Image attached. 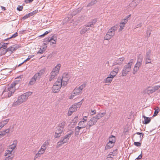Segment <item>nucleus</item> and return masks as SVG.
I'll return each mask as SVG.
<instances>
[{
	"label": "nucleus",
	"mask_w": 160,
	"mask_h": 160,
	"mask_svg": "<svg viewBox=\"0 0 160 160\" xmlns=\"http://www.w3.org/2000/svg\"><path fill=\"white\" fill-rule=\"evenodd\" d=\"M49 144V140H47L45 141L41 146V148L46 150Z\"/></svg>",
	"instance_id": "nucleus-26"
},
{
	"label": "nucleus",
	"mask_w": 160,
	"mask_h": 160,
	"mask_svg": "<svg viewBox=\"0 0 160 160\" xmlns=\"http://www.w3.org/2000/svg\"><path fill=\"white\" fill-rule=\"evenodd\" d=\"M149 91H150V92L151 93H152L155 91L154 89L153 88V87L151 89H150Z\"/></svg>",
	"instance_id": "nucleus-64"
},
{
	"label": "nucleus",
	"mask_w": 160,
	"mask_h": 160,
	"mask_svg": "<svg viewBox=\"0 0 160 160\" xmlns=\"http://www.w3.org/2000/svg\"><path fill=\"white\" fill-rule=\"evenodd\" d=\"M86 84L85 83L82 84L78 88L79 89H81V90L82 91V89L84 88L86 86Z\"/></svg>",
	"instance_id": "nucleus-48"
},
{
	"label": "nucleus",
	"mask_w": 160,
	"mask_h": 160,
	"mask_svg": "<svg viewBox=\"0 0 160 160\" xmlns=\"http://www.w3.org/2000/svg\"><path fill=\"white\" fill-rule=\"evenodd\" d=\"M151 34V33L149 31H147V35H146L147 37H149L150 36V35Z\"/></svg>",
	"instance_id": "nucleus-62"
},
{
	"label": "nucleus",
	"mask_w": 160,
	"mask_h": 160,
	"mask_svg": "<svg viewBox=\"0 0 160 160\" xmlns=\"http://www.w3.org/2000/svg\"><path fill=\"white\" fill-rule=\"evenodd\" d=\"M109 142L112 143H115L116 142V138L115 136L112 135L110 136L109 138Z\"/></svg>",
	"instance_id": "nucleus-29"
},
{
	"label": "nucleus",
	"mask_w": 160,
	"mask_h": 160,
	"mask_svg": "<svg viewBox=\"0 0 160 160\" xmlns=\"http://www.w3.org/2000/svg\"><path fill=\"white\" fill-rule=\"evenodd\" d=\"M5 135V133L4 131L2 132H0V135L1 137Z\"/></svg>",
	"instance_id": "nucleus-63"
},
{
	"label": "nucleus",
	"mask_w": 160,
	"mask_h": 160,
	"mask_svg": "<svg viewBox=\"0 0 160 160\" xmlns=\"http://www.w3.org/2000/svg\"><path fill=\"white\" fill-rule=\"evenodd\" d=\"M9 121V119H7L0 122V130L1 128L7 124Z\"/></svg>",
	"instance_id": "nucleus-22"
},
{
	"label": "nucleus",
	"mask_w": 160,
	"mask_h": 160,
	"mask_svg": "<svg viewBox=\"0 0 160 160\" xmlns=\"http://www.w3.org/2000/svg\"><path fill=\"white\" fill-rule=\"evenodd\" d=\"M143 117L144 119V122L143 121V123L145 124H147L148 123L151 121V119L150 118L146 117L144 116H143Z\"/></svg>",
	"instance_id": "nucleus-23"
},
{
	"label": "nucleus",
	"mask_w": 160,
	"mask_h": 160,
	"mask_svg": "<svg viewBox=\"0 0 160 160\" xmlns=\"http://www.w3.org/2000/svg\"><path fill=\"white\" fill-rule=\"evenodd\" d=\"M61 67V65L60 64H58L53 69L52 72H55L57 74H58L59 70Z\"/></svg>",
	"instance_id": "nucleus-17"
},
{
	"label": "nucleus",
	"mask_w": 160,
	"mask_h": 160,
	"mask_svg": "<svg viewBox=\"0 0 160 160\" xmlns=\"http://www.w3.org/2000/svg\"><path fill=\"white\" fill-rule=\"evenodd\" d=\"M105 113L103 112L101 113H99L97 115L94 116L95 118L97 120L100 119L103 116L105 115Z\"/></svg>",
	"instance_id": "nucleus-27"
},
{
	"label": "nucleus",
	"mask_w": 160,
	"mask_h": 160,
	"mask_svg": "<svg viewBox=\"0 0 160 160\" xmlns=\"http://www.w3.org/2000/svg\"><path fill=\"white\" fill-rule=\"evenodd\" d=\"M45 150V149L41 148L40 149L36 155L35 156V158H37L40 157L41 155L44 152Z\"/></svg>",
	"instance_id": "nucleus-18"
},
{
	"label": "nucleus",
	"mask_w": 160,
	"mask_h": 160,
	"mask_svg": "<svg viewBox=\"0 0 160 160\" xmlns=\"http://www.w3.org/2000/svg\"><path fill=\"white\" fill-rule=\"evenodd\" d=\"M90 28H87V27L84 26L80 31V33L81 34H83L85 33L86 32L90 30Z\"/></svg>",
	"instance_id": "nucleus-19"
},
{
	"label": "nucleus",
	"mask_w": 160,
	"mask_h": 160,
	"mask_svg": "<svg viewBox=\"0 0 160 160\" xmlns=\"http://www.w3.org/2000/svg\"><path fill=\"white\" fill-rule=\"evenodd\" d=\"M97 21V19H93L91 22H89L85 26L87 27H92L94 24L96 23Z\"/></svg>",
	"instance_id": "nucleus-15"
},
{
	"label": "nucleus",
	"mask_w": 160,
	"mask_h": 160,
	"mask_svg": "<svg viewBox=\"0 0 160 160\" xmlns=\"http://www.w3.org/2000/svg\"><path fill=\"white\" fill-rule=\"evenodd\" d=\"M132 61V60L124 67L122 70V76H126L128 73L130 72L131 70V66L133 64V61Z\"/></svg>",
	"instance_id": "nucleus-5"
},
{
	"label": "nucleus",
	"mask_w": 160,
	"mask_h": 160,
	"mask_svg": "<svg viewBox=\"0 0 160 160\" xmlns=\"http://www.w3.org/2000/svg\"><path fill=\"white\" fill-rule=\"evenodd\" d=\"M131 16V15H129L128 17L124 19L123 20H122L121 22L122 23L125 25V24L128 21V18L129 17H130Z\"/></svg>",
	"instance_id": "nucleus-42"
},
{
	"label": "nucleus",
	"mask_w": 160,
	"mask_h": 160,
	"mask_svg": "<svg viewBox=\"0 0 160 160\" xmlns=\"http://www.w3.org/2000/svg\"><path fill=\"white\" fill-rule=\"evenodd\" d=\"M125 25L121 22L120 24V28L119 29V31H122L123 29V28L125 27Z\"/></svg>",
	"instance_id": "nucleus-49"
},
{
	"label": "nucleus",
	"mask_w": 160,
	"mask_h": 160,
	"mask_svg": "<svg viewBox=\"0 0 160 160\" xmlns=\"http://www.w3.org/2000/svg\"><path fill=\"white\" fill-rule=\"evenodd\" d=\"M96 112V110H91V112L90 113V114H91V115H92L93 114H95Z\"/></svg>",
	"instance_id": "nucleus-61"
},
{
	"label": "nucleus",
	"mask_w": 160,
	"mask_h": 160,
	"mask_svg": "<svg viewBox=\"0 0 160 160\" xmlns=\"http://www.w3.org/2000/svg\"><path fill=\"white\" fill-rule=\"evenodd\" d=\"M45 71V69L44 68L40 70L37 73L39 75V76L41 77L42 75H43Z\"/></svg>",
	"instance_id": "nucleus-39"
},
{
	"label": "nucleus",
	"mask_w": 160,
	"mask_h": 160,
	"mask_svg": "<svg viewBox=\"0 0 160 160\" xmlns=\"http://www.w3.org/2000/svg\"><path fill=\"white\" fill-rule=\"evenodd\" d=\"M151 51L150 50H149L146 52V60H151Z\"/></svg>",
	"instance_id": "nucleus-25"
},
{
	"label": "nucleus",
	"mask_w": 160,
	"mask_h": 160,
	"mask_svg": "<svg viewBox=\"0 0 160 160\" xmlns=\"http://www.w3.org/2000/svg\"><path fill=\"white\" fill-rule=\"evenodd\" d=\"M66 124V122L63 121L61 123H59L58 126L59 127V128H61V129L64 130V127L65 126Z\"/></svg>",
	"instance_id": "nucleus-33"
},
{
	"label": "nucleus",
	"mask_w": 160,
	"mask_h": 160,
	"mask_svg": "<svg viewBox=\"0 0 160 160\" xmlns=\"http://www.w3.org/2000/svg\"><path fill=\"white\" fill-rule=\"evenodd\" d=\"M117 73L112 71L109 74V76L111 77L112 78H113L117 75Z\"/></svg>",
	"instance_id": "nucleus-41"
},
{
	"label": "nucleus",
	"mask_w": 160,
	"mask_h": 160,
	"mask_svg": "<svg viewBox=\"0 0 160 160\" xmlns=\"http://www.w3.org/2000/svg\"><path fill=\"white\" fill-rule=\"evenodd\" d=\"M112 78H112L111 77H110V76H109V75L108 77L106 79L105 82L108 83H110L112 81Z\"/></svg>",
	"instance_id": "nucleus-36"
},
{
	"label": "nucleus",
	"mask_w": 160,
	"mask_h": 160,
	"mask_svg": "<svg viewBox=\"0 0 160 160\" xmlns=\"http://www.w3.org/2000/svg\"><path fill=\"white\" fill-rule=\"evenodd\" d=\"M142 59L143 57L140 54H139L138 56V59L137 63L135 64V66H136L137 67L139 68V67L140 66L142 63Z\"/></svg>",
	"instance_id": "nucleus-12"
},
{
	"label": "nucleus",
	"mask_w": 160,
	"mask_h": 160,
	"mask_svg": "<svg viewBox=\"0 0 160 160\" xmlns=\"http://www.w3.org/2000/svg\"><path fill=\"white\" fill-rule=\"evenodd\" d=\"M18 35V34L17 32H16L15 33L12 35L11 37L9 38L11 39L12 38H14Z\"/></svg>",
	"instance_id": "nucleus-51"
},
{
	"label": "nucleus",
	"mask_w": 160,
	"mask_h": 160,
	"mask_svg": "<svg viewBox=\"0 0 160 160\" xmlns=\"http://www.w3.org/2000/svg\"><path fill=\"white\" fill-rule=\"evenodd\" d=\"M97 122V120L94 116L91 118L90 120L88 122L87 125L89 126V128L91 126L95 125Z\"/></svg>",
	"instance_id": "nucleus-11"
},
{
	"label": "nucleus",
	"mask_w": 160,
	"mask_h": 160,
	"mask_svg": "<svg viewBox=\"0 0 160 160\" xmlns=\"http://www.w3.org/2000/svg\"><path fill=\"white\" fill-rule=\"evenodd\" d=\"M32 93V92H27L19 96L17 101L12 104V106H17L19 105L23 102L26 101L28 97L30 96Z\"/></svg>",
	"instance_id": "nucleus-2"
},
{
	"label": "nucleus",
	"mask_w": 160,
	"mask_h": 160,
	"mask_svg": "<svg viewBox=\"0 0 160 160\" xmlns=\"http://www.w3.org/2000/svg\"><path fill=\"white\" fill-rule=\"evenodd\" d=\"M139 69V68L137 67L136 66H135L134 67L133 69V73L134 74H135L136 73V72H137V71Z\"/></svg>",
	"instance_id": "nucleus-47"
},
{
	"label": "nucleus",
	"mask_w": 160,
	"mask_h": 160,
	"mask_svg": "<svg viewBox=\"0 0 160 160\" xmlns=\"http://www.w3.org/2000/svg\"><path fill=\"white\" fill-rule=\"evenodd\" d=\"M17 144V141H14L13 143L10 145L9 149H11L12 150L14 149L16 147Z\"/></svg>",
	"instance_id": "nucleus-28"
},
{
	"label": "nucleus",
	"mask_w": 160,
	"mask_h": 160,
	"mask_svg": "<svg viewBox=\"0 0 160 160\" xmlns=\"http://www.w3.org/2000/svg\"><path fill=\"white\" fill-rule=\"evenodd\" d=\"M38 12V10H35L32 12H30V13H29V15L31 17V16H33L36 13H37Z\"/></svg>",
	"instance_id": "nucleus-50"
},
{
	"label": "nucleus",
	"mask_w": 160,
	"mask_h": 160,
	"mask_svg": "<svg viewBox=\"0 0 160 160\" xmlns=\"http://www.w3.org/2000/svg\"><path fill=\"white\" fill-rule=\"evenodd\" d=\"M8 43H3L2 45L0 43V50H2L3 49H5L7 48V45Z\"/></svg>",
	"instance_id": "nucleus-32"
},
{
	"label": "nucleus",
	"mask_w": 160,
	"mask_h": 160,
	"mask_svg": "<svg viewBox=\"0 0 160 160\" xmlns=\"http://www.w3.org/2000/svg\"><path fill=\"white\" fill-rule=\"evenodd\" d=\"M85 19L84 17L83 16H81L79 17L77 20L78 22H82Z\"/></svg>",
	"instance_id": "nucleus-44"
},
{
	"label": "nucleus",
	"mask_w": 160,
	"mask_h": 160,
	"mask_svg": "<svg viewBox=\"0 0 160 160\" xmlns=\"http://www.w3.org/2000/svg\"><path fill=\"white\" fill-rule=\"evenodd\" d=\"M64 130L61 129V128H59L58 126H57L56 128L55 134L54 135L55 138H58L59 137L62 133Z\"/></svg>",
	"instance_id": "nucleus-10"
},
{
	"label": "nucleus",
	"mask_w": 160,
	"mask_h": 160,
	"mask_svg": "<svg viewBox=\"0 0 160 160\" xmlns=\"http://www.w3.org/2000/svg\"><path fill=\"white\" fill-rule=\"evenodd\" d=\"M69 79V75L65 73L63 74L62 78H58L57 80L59 82H61L62 87H65L68 84V82Z\"/></svg>",
	"instance_id": "nucleus-4"
},
{
	"label": "nucleus",
	"mask_w": 160,
	"mask_h": 160,
	"mask_svg": "<svg viewBox=\"0 0 160 160\" xmlns=\"http://www.w3.org/2000/svg\"><path fill=\"white\" fill-rule=\"evenodd\" d=\"M140 135V136H137L135 135H134L133 137V140L136 141H138L142 140L144 134L142 132H141V135Z\"/></svg>",
	"instance_id": "nucleus-13"
},
{
	"label": "nucleus",
	"mask_w": 160,
	"mask_h": 160,
	"mask_svg": "<svg viewBox=\"0 0 160 160\" xmlns=\"http://www.w3.org/2000/svg\"><path fill=\"white\" fill-rule=\"evenodd\" d=\"M119 71V68H115L113 70V71L116 72L117 74Z\"/></svg>",
	"instance_id": "nucleus-60"
},
{
	"label": "nucleus",
	"mask_w": 160,
	"mask_h": 160,
	"mask_svg": "<svg viewBox=\"0 0 160 160\" xmlns=\"http://www.w3.org/2000/svg\"><path fill=\"white\" fill-rule=\"evenodd\" d=\"M58 74L52 72H51L50 74V77L49 79V81H51L52 80H53L55 77L58 75Z\"/></svg>",
	"instance_id": "nucleus-20"
},
{
	"label": "nucleus",
	"mask_w": 160,
	"mask_h": 160,
	"mask_svg": "<svg viewBox=\"0 0 160 160\" xmlns=\"http://www.w3.org/2000/svg\"><path fill=\"white\" fill-rule=\"evenodd\" d=\"M112 37L110 36L109 35L107 36V34L106 35L105 37L106 40H108L111 38Z\"/></svg>",
	"instance_id": "nucleus-58"
},
{
	"label": "nucleus",
	"mask_w": 160,
	"mask_h": 160,
	"mask_svg": "<svg viewBox=\"0 0 160 160\" xmlns=\"http://www.w3.org/2000/svg\"><path fill=\"white\" fill-rule=\"evenodd\" d=\"M13 46L14 47V48H15L16 50L17 49H18V48H19V45L17 44H15L14 45H13Z\"/></svg>",
	"instance_id": "nucleus-59"
},
{
	"label": "nucleus",
	"mask_w": 160,
	"mask_h": 160,
	"mask_svg": "<svg viewBox=\"0 0 160 160\" xmlns=\"http://www.w3.org/2000/svg\"><path fill=\"white\" fill-rule=\"evenodd\" d=\"M47 48V47H45L42 48H41L38 52L37 53V54H42L45 51Z\"/></svg>",
	"instance_id": "nucleus-31"
},
{
	"label": "nucleus",
	"mask_w": 160,
	"mask_h": 160,
	"mask_svg": "<svg viewBox=\"0 0 160 160\" xmlns=\"http://www.w3.org/2000/svg\"><path fill=\"white\" fill-rule=\"evenodd\" d=\"M8 52V48L6 49H4V50H3L1 52L2 54L4 55L7 52Z\"/></svg>",
	"instance_id": "nucleus-57"
},
{
	"label": "nucleus",
	"mask_w": 160,
	"mask_h": 160,
	"mask_svg": "<svg viewBox=\"0 0 160 160\" xmlns=\"http://www.w3.org/2000/svg\"><path fill=\"white\" fill-rule=\"evenodd\" d=\"M78 125L79 126V127L82 128H85L86 126L85 122H84L83 121H81L79 122Z\"/></svg>",
	"instance_id": "nucleus-30"
},
{
	"label": "nucleus",
	"mask_w": 160,
	"mask_h": 160,
	"mask_svg": "<svg viewBox=\"0 0 160 160\" xmlns=\"http://www.w3.org/2000/svg\"><path fill=\"white\" fill-rule=\"evenodd\" d=\"M117 29V26H114L109 29L107 33V36L109 35L110 36L112 37L115 34V31Z\"/></svg>",
	"instance_id": "nucleus-9"
},
{
	"label": "nucleus",
	"mask_w": 160,
	"mask_h": 160,
	"mask_svg": "<svg viewBox=\"0 0 160 160\" xmlns=\"http://www.w3.org/2000/svg\"><path fill=\"white\" fill-rule=\"evenodd\" d=\"M8 52H10V53H12L13 52V51H16V50L14 48V47L13 46L8 48Z\"/></svg>",
	"instance_id": "nucleus-35"
},
{
	"label": "nucleus",
	"mask_w": 160,
	"mask_h": 160,
	"mask_svg": "<svg viewBox=\"0 0 160 160\" xmlns=\"http://www.w3.org/2000/svg\"><path fill=\"white\" fill-rule=\"evenodd\" d=\"M61 82L57 81L54 83L52 88V92L54 93H57L60 91L62 86Z\"/></svg>",
	"instance_id": "nucleus-7"
},
{
	"label": "nucleus",
	"mask_w": 160,
	"mask_h": 160,
	"mask_svg": "<svg viewBox=\"0 0 160 160\" xmlns=\"http://www.w3.org/2000/svg\"><path fill=\"white\" fill-rule=\"evenodd\" d=\"M82 99L81 101L78 103H77L76 105H72L69 108V111L71 112H74L77 110V108H79L82 103V101L83 100Z\"/></svg>",
	"instance_id": "nucleus-8"
},
{
	"label": "nucleus",
	"mask_w": 160,
	"mask_h": 160,
	"mask_svg": "<svg viewBox=\"0 0 160 160\" xmlns=\"http://www.w3.org/2000/svg\"><path fill=\"white\" fill-rule=\"evenodd\" d=\"M97 2V0H92L88 4L89 6H92Z\"/></svg>",
	"instance_id": "nucleus-45"
},
{
	"label": "nucleus",
	"mask_w": 160,
	"mask_h": 160,
	"mask_svg": "<svg viewBox=\"0 0 160 160\" xmlns=\"http://www.w3.org/2000/svg\"><path fill=\"white\" fill-rule=\"evenodd\" d=\"M152 87L155 91H156V90L160 88V86L159 85H157L155 86Z\"/></svg>",
	"instance_id": "nucleus-55"
},
{
	"label": "nucleus",
	"mask_w": 160,
	"mask_h": 160,
	"mask_svg": "<svg viewBox=\"0 0 160 160\" xmlns=\"http://www.w3.org/2000/svg\"><path fill=\"white\" fill-rule=\"evenodd\" d=\"M34 56V55H29L28 56V58L26 60L24 61V62H25L26 61H28L29 60H30L31 58L33 57Z\"/></svg>",
	"instance_id": "nucleus-54"
},
{
	"label": "nucleus",
	"mask_w": 160,
	"mask_h": 160,
	"mask_svg": "<svg viewBox=\"0 0 160 160\" xmlns=\"http://www.w3.org/2000/svg\"><path fill=\"white\" fill-rule=\"evenodd\" d=\"M132 61V60L124 67L122 70V76H126L128 73L130 72L131 70V66L133 64V61Z\"/></svg>",
	"instance_id": "nucleus-6"
},
{
	"label": "nucleus",
	"mask_w": 160,
	"mask_h": 160,
	"mask_svg": "<svg viewBox=\"0 0 160 160\" xmlns=\"http://www.w3.org/2000/svg\"><path fill=\"white\" fill-rule=\"evenodd\" d=\"M78 95H79V94L77 93L76 92H75L73 91V92L71 94V95L69 96V98L70 99H72L75 96Z\"/></svg>",
	"instance_id": "nucleus-37"
},
{
	"label": "nucleus",
	"mask_w": 160,
	"mask_h": 160,
	"mask_svg": "<svg viewBox=\"0 0 160 160\" xmlns=\"http://www.w3.org/2000/svg\"><path fill=\"white\" fill-rule=\"evenodd\" d=\"M35 79L32 77L30 79L29 83L28 85H32L34 84L36 82Z\"/></svg>",
	"instance_id": "nucleus-34"
},
{
	"label": "nucleus",
	"mask_w": 160,
	"mask_h": 160,
	"mask_svg": "<svg viewBox=\"0 0 160 160\" xmlns=\"http://www.w3.org/2000/svg\"><path fill=\"white\" fill-rule=\"evenodd\" d=\"M125 58L123 57L118 58L117 60L114 63V65H120L122 64Z\"/></svg>",
	"instance_id": "nucleus-16"
},
{
	"label": "nucleus",
	"mask_w": 160,
	"mask_h": 160,
	"mask_svg": "<svg viewBox=\"0 0 160 160\" xmlns=\"http://www.w3.org/2000/svg\"><path fill=\"white\" fill-rule=\"evenodd\" d=\"M134 144L135 146L137 147H140L141 145V143L138 142H134Z\"/></svg>",
	"instance_id": "nucleus-52"
},
{
	"label": "nucleus",
	"mask_w": 160,
	"mask_h": 160,
	"mask_svg": "<svg viewBox=\"0 0 160 160\" xmlns=\"http://www.w3.org/2000/svg\"><path fill=\"white\" fill-rule=\"evenodd\" d=\"M82 129L79 126L76 127L75 129V136H78L79 134L80 129Z\"/></svg>",
	"instance_id": "nucleus-21"
},
{
	"label": "nucleus",
	"mask_w": 160,
	"mask_h": 160,
	"mask_svg": "<svg viewBox=\"0 0 160 160\" xmlns=\"http://www.w3.org/2000/svg\"><path fill=\"white\" fill-rule=\"evenodd\" d=\"M34 78L35 80L36 81L37 80H39L41 77L37 73H36L32 77Z\"/></svg>",
	"instance_id": "nucleus-40"
},
{
	"label": "nucleus",
	"mask_w": 160,
	"mask_h": 160,
	"mask_svg": "<svg viewBox=\"0 0 160 160\" xmlns=\"http://www.w3.org/2000/svg\"><path fill=\"white\" fill-rule=\"evenodd\" d=\"M18 82L15 81L12 82L10 86L6 87L3 91L2 96L4 98H9L14 93L16 89L15 86L18 84Z\"/></svg>",
	"instance_id": "nucleus-1"
},
{
	"label": "nucleus",
	"mask_w": 160,
	"mask_h": 160,
	"mask_svg": "<svg viewBox=\"0 0 160 160\" xmlns=\"http://www.w3.org/2000/svg\"><path fill=\"white\" fill-rule=\"evenodd\" d=\"M73 91L75 92H76L77 93H78L79 95L82 92L81 89L80 90L78 88H75L73 90Z\"/></svg>",
	"instance_id": "nucleus-38"
},
{
	"label": "nucleus",
	"mask_w": 160,
	"mask_h": 160,
	"mask_svg": "<svg viewBox=\"0 0 160 160\" xmlns=\"http://www.w3.org/2000/svg\"><path fill=\"white\" fill-rule=\"evenodd\" d=\"M23 8V7L22 6H18L17 8V10L19 11H21Z\"/></svg>",
	"instance_id": "nucleus-56"
},
{
	"label": "nucleus",
	"mask_w": 160,
	"mask_h": 160,
	"mask_svg": "<svg viewBox=\"0 0 160 160\" xmlns=\"http://www.w3.org/2000/svg\"><path fill=\"white\" fill-rule=\"evenodd\" d=\"M56 38L53 36L51 38H49L46 41H48V42L50 43V44H55L56 43Z\"/></svg>",
	"instance_id": "nucleus-14"
},
{
	"label": "nucleus",
	"mask_w": 160,
	"mask_h": 160,
	"mask_svg": "<svg viewBox=\"0 0 160 160\" xmlns=\"http://www.w3.org/2000/svg\"><path fill=\"white\" fill-rule=\"evenodd\" d=\"M159 109L158 108L157 109L155 110L154 113V114L153 115V116L155 117V116H156L157 115V114H158V112H159Z\"/></svg>",
	"instance_id": "nucleus-46"
},
{
	"label": "nucleus",
	"mask_w": 160,
	"mask_h": 160,
	"mask_svg": "<svg viewBox=\"0 0 160 160\" xmlns=\"http://www.w3.org/2000/svg\"><path fill=\"white\" fill-rule=\"evenodd\" d=\"M30 16L29 14V13L26 14L22 18V19L23 20H25L28 18L30 17Z\"/></svg>",
	"instance_id": "nucleus-53"
},
{
	"label": "nucleus",
	"mask_w": 160,
	"mask_h": 160,
	"mask_svg": "<svg viewBox=\"0 0 160 160\" xmlns=\"http://www.w3.org/2000/svg\"><path fill=\"white\" fill-rule=\"evenodd\" d=\"M13 156L12 155H9L6 157L4 160H12Z\"/></svg>",
	"instance_id": "nucleus-43"
},
{
	"label": "nucleus",
	"mask_w": 160,
	"mask_h": 160,
	"mask_svg": "<svg viewBox=\"0 0 160 160\" xmlns=\"http://www.w3.org/2000/svg\"><path fill=\"white\" fill-rule=\"evenodd\" d=\"M73 134V131H71L65 136L62 137L60 141L57 143V148H58L63 144L68 142L69 139Z\"/></svg>",
	"instance_id": "nucleus-3"
},
{
	"label": "nucleus",
	"mask_w": 160,
	"mask_h": 160,
	"mask_svg": "<svg viewBox=\"0 0 160 160\" xmlns=\"http://www.w3.org/2000/svg\"><path fill=\"white\" fill-rule=\"evenodd\" d=\"M114 143H113L109 142L107 143L105 147V149L107 150L112 148L114 146Z\"/></svg>",
	"instance_id": "nucleus-24"
}]
</instances>
